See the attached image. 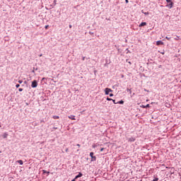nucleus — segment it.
<instances>
[{"mask_svg": "<svg viewBox=\"0 0 181 181\" xmlns=\"http://www.w3.org/2000/svg\"><path fill=\"white\" fill-rule=\"evenodd\" d=\"M158 180H159V179L158 178H155L154 180H153L152 181H158Z\"/></svg>", "mask_w": 181, "mask_h": 181, "instance_id": "18", "label": "nucleus"}, {"mask_svg": "<svg viewBox=\"0 0 181 181\" xmlns=\"http://www.w3.org/2000/svg\"><path fill=\"white\" fill-rule=\"evenodd\" d=\"M2 138L6 139V138H8V133H4V134L2 135Z\"/></svg>", "mask_w": 181, "mask_h": 181, "instance_id": "8", "label": "nucleus"}, {"mask_svg": "<svg viewBox=\"0 0 181 181\" xmlns=\"http://www.w3.org/2000/svg\"><path fill=\"white\" fill-rule=\"evenodd\" d=\"M150 107L149 104L146 105V108H148Z\"/></svg>", "mask_w": 181, "mask_h": 181, "instance_id": "21", "label": "nucleus"}, {"mask_svg": "<svg viewBox=\"0 0 181 181\" xmlns=\"http://www.w3.org/2000/svg\"><path fill=\"white\" fill-rule=\"evenodd\" d=\"M49 28V25H45V29H48Z\"/></svg>", "mask_w": 181, "mask_h": 181, "instance_id": "25", "label": "nucleus"}, {"mask_svg": "<svg viewBox=\"0 0 181 181\" xmlns=\"http://www.w3.org/2000/svg\"><path fill=\"white\" fill-rule=\"evenodd\" d=\"M17 163H19V165H23V161L22 160H17Z\"/></svg>", "mask_w": 181, "mask_h": 181, "instance_id": "11", "label": "nucleus"}, {"mask_svg": "<svg viewBox=\"0 0 181 181\" xmlns=\"http://www.w3.org/2000/svg\"><path fill=\"white\" fill-rule=\"evenodd\" d=\"M82 60H83V61H85V60H86V57H83L82 58Z\"/></svg>", "mask_w": 181, "mask_h": 181, "instance_id": "24", "label": "nucleus"}, {"mask_svg": "<svg viewBox=\"0 0 181 181\" xmlns=\"http://www.w3.org/2000/svg\"><path fill=\"white\" fill-rule=\"evenodd\" d=\"M161 53V54H165V52H160Z\"/></svg>", "mask_w": 181, "mask_h": 181, "instance_id": "32", "label": "nucleus"}, {"mask_svg": "<svg viewBox=\"0 0 181 181\" xmlns=\"http://www.w3.org/2000/svg\"><path fill=\"white\" fill-rule=\"evenodd\" d=\"M156 45H157V46H159L160 45H163V42H162V41H157L156 42Z\"/></svg>", "mask_w": 181, "mask_h": 181, "instance_id": "10", "label": "nucleus"}, {"mask_svg": "<svg viewBox=\"0 0 181 181\" xmlns=\"http://www.w3.org/2000/svg\"><path fill=\"white\" fill-rule=\"evenodd\" d=\"M77 146H78V148H80L81 145L80 144H77Z\"/></svg>", "mask_w": 181, "mask_h": 181, "instance_id": "30", "label": "nucleus"}, {"mask_svg": "<svg viewBox=\"0 0 181 181\" xmlns=\"http://www.w3.org/2000/svg\"><path fill=\"white\" fill-rule=\"evenodd\" d=\"M81 176H83V174L79 173L78 175L75 177V179H78V177H81Z\"/></svg>", "mask_w": 181, "mask_h": 181, "instance_id": "9", "label": "nucleus"}, {"mask_svg": "<svg viewBox=\"0 0 181 181\" xmlns=\"http://www.w3.org/2000/svg\"><path fill=\"white\" fill-rule=\"evenodd\" d=\"M31 87H32L33 88H36V87H37V81L36 80H34V81L32 82Z\"/></svg>", "mask_w": 181, "mask_h": 181, "instance_id": "2", "label": "nucleus"}, {"mask_svg": "<svg viewBox=\"0 0 181 181\" xmlns=\"http://www.w3.org/2000/svg\"><path fill=\"white\" fill-rule=\"evenodd\" d=\"M126 4H128L129 1L128 0H125Z\"/></svg>", "mask_w": 181, "mask_h": 181, "instance_id": "28", "label": "nucleus"}, {"mask_svg": "<svg viewBox=\"0 0 181 181\" xmlns=\"http://www.w3.org/2000/svg\"><path fill=\"white\" fill-rule=\"evenodd\" d=\"M42 172H43V173H47V175H49V173H50V172H47L45 170H43Z\"/></svg>", "mask_w": 181, "mask_h": 181, "instance_id": "13", "label": "nucleus"}, {"mask_svg": "<svg viewBox=\"0 0 181 181\" xmlns=\"http://www.w3.org/2000/svg\"><path fill=\"white\" fill-rule=\"evenodd\" d=\"M40 57H42V54L40 55Z\"/></svg>", "mask_w": 181, "mask_h": 181, "instance_id": "37", "label": "nucleus"}, {"mask_svg": "<svg viewBox=\"0 0 181 181\" xmlns=\"http://www.w3.org/2000/svg\"><path fill=\"white\" fill-rule=\"evenodd\" d=\"M18 91H20V92H21V91H23V88H19V89H18Z\"/></svg>", "mask_w": 181, "mask_h": 181, "instance_id": "20", "label": "nucleus"}, {"mask_svg": "<svg viewBox=\"0 0 181 181\" xmlns=\"http://www.w3.org/2000/svg\"><path fill=\"white\" fill-rule=\"evenodd\" d=\"M71 28H72V25H69V28L71 29Z\"/></svg>", "mask_w": 181, "mask_h": 181, "instance_id": "29", "label": "nucleus"}, {"mask_svg": "<svg viewBox=\"0 0 181 181\" xmlns=\"http://www.w3.org/2000/svg\"><path fill=\"white\" fill-rule=\"evenodd\" d=\"M105 93L106 95H108L110 94V93H112V90L110 88H106L105 89Z\"/></svg>", "mask_w": 181, "mask_h": 181, "instance_id": "3", "label": "nucleus"}, {"mask_svg": "<svg viewBox=\"0 0 181 181\" xmlns=\"http://www.w3.org/2000/svg\"><path fill=\"white\" fill-rule=\"evenodd\" d=\"M129 142H135V138L131 137L128 139Z\"/></svg>", "mask_w": 181, "mask_h": 181, "instance_id": "6", "label": "nucleus"}, {"mask_svg": "<svg viewBox=\"0 0 181 181\" xmlns=\"http://www.w3.org/2000/svg\"><path fill=\"white\" fill-rule=\"evenodd\" d=\"M142 26H146V22H143L139 25V28H142Z\"/></svg>", "mask_w": 181, "mask_h": 181, "instance_id": "7", "label": "nucleus"}, {"mask_svg": "<svg viewBox=\"0 0 181 181\" xmlns=\"http://www.w3.org/2000/svg\"><path fill=\"white\" fill-rule=\"evenodd\" d=\"M107 101H112V98H107L106 99Z\"/></svg>", "mask_w": 181, "mask_h": 181, "instance_id": "15", "label": "nucleus"}, {"mask_svg": "<svg viewBox=\"0 0 181 181\" xmlns=\"http://www.w3.org/2000/svg\"><path fill=\"white\" fill-rule=\"evenodd\" d=\"M128 63H129V64H131V62H129Z\"/></svg>", "mask_w": 181, "mask_h": 181, "instance_id": "35", "label": "nucleus"}, {"mask_svg": "<svg viewBox=\"0 0 181 181\" xmlns=\"http://www.w3.org/2000/svg\"><path fill=\"white\" fill-rule=\"evenodd\" d=\"M68 151H69V149H68V148H66V152H68Z\"/></svg>", "mask_w": 181, "mask_h": 181, "instance_id": "34", "label": "nucleus"}, {"mask_svg": "<svg viewBox=\"0 0 181 181\" xmlns=\"http://www.w3.org/2000/svg\"><path fill=\"white\" fill-rule=\"evenodd\" d=\"M77 179L74 178V180H72V181H76Z\"/></svg>", "mask_w": 181, "mask_h": 181, "instance_id": "31", "label": "nucleus"}, {"mask_svg": "<svg viewBox=\"0 0 181 181\" xmlns=\"http://www.w3.org/2000/svg\"><path fill=\"white\" fill-rule=\"evenodd\" d=\"M166 2H168V4L167 6H168L170 9H171V8L173 7V2L172 1V0H166Z\"/></svg>", "mask_w": 181, "mask_h": 181, "instance_id": "1", "label": "nucleus"}, {"mask_svg": "<svg viewBox=\"0 0 181 181\" xmlns=\"http://www.w3.org/2000/svg\"><path fill=\"white\" fill-rule=\"evenodd\" d=\"M144 15H149V12L144 13Z\"/></svg>", "mask_w": 181, "mask_h": 181, "instance_id": "22", "label": "nucleus"}, {"mask_svg": "<svg viewBox=\"0 0 181 181\" xmlns=\"http://www.w3.org/2000/svg\"><path fill=\"white\" fill-rule=\"evenodd\" d=\"M16 88H19V87H21V85L16 84Z\"/></svg>", "mask_w": 181, "mask_h": 181, "instance_id": "16", "label": "nucleus"}, {"mask_svg": "<svg viewBox=\"0 0 181 181\" xmlns=\"http://www.w3.org/2000/svg\"><path fill=\"white\" fill-rule=\"evenodd\" d=\"M59 116H53L54 119H59Z\"/></svg>", "mask_w": 181, "mask_h": 181, "instance_id": "12", "label": "nucleus"}, {"mask_svg": "<svg viewBox=\"0 0 181 181\" xmlns=\"http://www.w3.org/2000/svg\"><path fill=\"white\" fill-rule=\"evenodd\" d=\"M41 122H45V121H43V120H41Z\"/></svg>", "mask_w": 181, "mask_h": 181, "instance_id": "36", "label": "nucleus"}, {"mask_svg": "<svg viewBox=\"0 0 181 181\" xmlns=\"http://www.w3.org/2000/svg\"><path fill=\"white\" fill-rule=\"evenodd\" d=\"M68 118H69V119H71L72 121H76V116L74 115L69 116Z\"/></svg>", "mask_w": 181, "mask_h": 181, "instance_id": "5", "label": "nucleus"}, {"mask_svg": "<svg viewBox=\"0 0 181 181\" xmlns=\"http://www.w3.org/2000/svg\"><path fill=\"white\" fill-rule=\"evenodd\" d=\"M112 101L114 103V104H118V103L115 102V100L112 99Z\"/></svg>", "mask_w": 181, "mask_h": 181, "instance_id": "17", "label": "nucleus"}, {"mask_svg": "<svg viewBox=\"0 0 181 181\" xmlns=\"http://www.w3.org/2000/svg\"><path fill=\"white\" fill-rule=\"evenodd\" d=\"M18 83H19V84H22V83H23V81H18Z\"/></svg>", "mask_w": 181, "mask_h": 181, "instance_id": "19", "label": "nucleus"}, {"mask_svg": "<svg viewBox=\"0 0 181 181\" xmlns=\"http://www.w3.org/2000/svg\"><path fill=\"white\" fill-rule=\"evenodd\" d=\"M117 104H124V101L123 100H120V101L117 102Z\"/></svg>", "mask_w": 181, "mask_h": 181, "instance_id": "14", "label": "nucleus"}, {"mask_svg": "<svg viewBox=\"0 0 181 181\" xmlns=\"http://www.w3.org/2000/svg\"><path fill=\"white\" fill-rule=\"evenodd\" d=\"M103 151H104V148H102L100 149V152H103Z\"/></svg>", "mask_w": 181, "mask_h": 181, "instance_id": "26", "label": "nucleus"}, {"mask_svg": "<svg viewBox=\"0 0 181 181\" xmlns=\"http://www.w3.org/2000/svg\"><path fill=\"white\" fill-rule=\"evenodd\" d=\"M143 108H146V106H143Z\"/></svg>", "mask_w": 181, "mask_h": 181, "instance_id": "33", "label": "nucleus"}, {"mask_svg": "<svg viewBox=\"0 0 181 181\" xmlns=\"http://www.w3.org/2000/svg\"><path fill=\"white\" fill-rule=\"evenodd\" d=\"M165 39H167V40H170V38L166 37Z\"/></svg>", "mask_w": 181, "mask_h": 181, "instance_id": "27", "label": "nucleus"}, {"mask_svg": "<svg viewBox=\"0 0 181 181\" xmlns=\"http://www.w3.org/2000/svg\"><path fill=\"white\" fill-rule=\"evenodd\" d=\"M113 96H114V94H112V93L110 94V97H113Z\"/></svg>", "mask_w": 181, "mask_h": 181, "instance_id": "23", "label": "nucleus"}, {"mask_svg": "<svg viewBox=\"0 0 181 181\" xmlns=\"http://www.w3.org/2000/svg\"><path fill=\"white\" fill-rule=\"evenodd\" d=\"M90 156L93 159V160H95L97 159V158L95 156H94V153L93 152L90 153Z\"/></svg>", "mask_w": 181, "mask_h": 181, "instance_id": "4", "label": "nucleus"}]
</instances>
